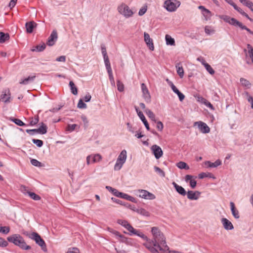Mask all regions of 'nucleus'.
<instances>
[{
  "instance_id": "obj_1",
  "label": "nucleus",
  "mask_w": 253,
  "mask_h": 253,
  "mask_svg": "<svg viewBox=\"0 0 253 253\" xmlns=\"http://www.w3.org/2000/svg\"><path fill=\"white\" fill-rule=\"evenodd\" d=\"M151 233L153 235L152 244L157 246L161 253H164L168 251L169 247L166 244V238L160 230L157 227H153Z\"/></svg>"
},
{
  "instance_id": "obj_2",
  "label": "nucleus",
  "mask_w": 253,
  "mask_h": 253,
  "mask_svg": "<svg viewBox=\"0 0 253 253\" xmlns=\"http://www.w3.org/2000/svg\"><path fill=\"white\" fill-rule=\"evenodd\" d=\"M7 240L22 250H28L31 249V247L27 245L24 238L19 234H13L8 237Z\"/></svg>"
},
{
  "instance_id": "obj_3",
  "label": "nucleus",
  "mask_w": 253,
  "mask_h": 253,
  "mask_svg": "<svg viewBox=\"0 0 253 253\" xmlns=\"http://www.w3.org/2000/svg\"><path fill=\"white\" fill-rule=\"evenodd\" d=\"M119 13L122 15L126 18H129L133 15L135 13V10L133 11L125 3H121L117 8Z\"/></svg>"
},
{
  "instance_id": "obj_4",
  "label": "nucleus",
  "mask_w": 253,
  "mask_h": 253,
  "mask_svg": "<svg viewBox=\"0 0 253 253\" xmlns=\"http://www.w3.org/2000/svg\"><path fill=\"white\" fill-rule=\"evenodd\" d=\"M127 158V152L126 150H123L119 154L116 163L114 166L115 170H119L122 168L123 165L125 163Z\"/></svg>"
},
{
  "instance_id": "obj_5",
  "label": "nucleus",
  "mask_w": 253,
  "mask_h": 253,
  "mask_svg": "<svg viewBox=\"0 0 253 253\" xmlns=\"http://www.w3.org/2000/svg\"><path fill=\"white\" fill-rule=\"evenodd\" d=\"M180 2L177 0H166L164 2V7L169 12H174L180 5Z\"/></svg>"
},
{
  "instance_id": "obj_6",
  "label": "nucleus",
  "mask_w": 253,
  "mask_h": 253,
  "mask_svg": "<svg viewBox=\"0 0 253 253\" xmlns=\"http://www.w3.org/2000/svg\"><path fill=\"white\" fill-rule=\"evenodd\" d=\"M29 238L34 240L37 244L40 246L42 251L45 252L47 251L46 246L44 241L41 237L39 234L36 232H33Z\"/></svg>"
},
{
  "instance_id": "obj_7",
  "label": "nucleus",
  "mask_w": 253,
  "mask_h": 253,
  "mask_svg": "<svg viewBox=\"0 0 253 253\" xmlns=\"http://www.w3.org/2000/svg\"><path fill=\"white\" fill-rule=\"evenodd\" d=\"M135 195L137 197L146 200H154L156 198L155 196L153 194L143 189L135 190Z\"/></svg>"
},
{
  "instance_id": "obj_8",
  "label": "nucleus",
  "mask_w": 253,
  "mask_h": 253,
  "mask_svg": "<svg viewBox=\"0 0 253 253\" xmlns=\"http://www.w3.org/2000/svg\"><path fill=\"white\" fill-rule=\"evenodd\" d=\"M218 17L223 20L225 22L234 26H238L240 22L234 18H231L226 15H218Z\"/></svg>"
},
{
  "instance_id": "obj_9",
  "label": "nucleus",
  "mask_w": 253,
  "mask_h": 253,
  "mask_svg": "<svg viewBox=\"0 0 253 253\" xmlns=\"http://www.w3.org/2000/svg\"><path fill=\"white\" fill-rule=\"evenodd\" d=\"M198 9L201 10L204 20L207 21L211 19L212 13L209 9L203 5L199 6Z\"/></svg>"
},
{
  "instance_id": "obj_10",
  "label": "nucleus",
  "mask_w": 253,
  "mask_h": 253,
  "mask_svg": "<svg viewBox=\"0 0 253 253\" xmlns=\"http://www.w3.org/2000/svg\"><path fill=\"white\" fill-rule=\"evenodd\" d=\"M141 88L142 92L143 97L145 101L147 103L150 102L151 95L147 87L144 83H142L141 84Z\"/></svg>"
},
{
  "instance_id": "obj_11",
  "label": "nucleus",
  "mask_w": 253,
  "mask_h": 253,
  "mask_svg": "<svg viewBox=\"0 0 253 253\" xmlns=\"http://www.w3.org/2000/svg\"><path fill=\"white\" fill-rule=\"evenodd\" d=\"M11 99V93L9 89H5L2 90L0 96V100L5 103H9Z\"/></svg>"
},
{
  "instance_id": "obj_12",
  "label": "nucleus",
  "mask_w": 253,
  "mask_h": 253,
  "mask_svg": "<svg viewBox=\"0 0 253 253\" xmlns=\"http://www.w3.org/2000/svg\"><path fill=\"white\" fill-rule=\"evenodd\" d=\"M146 241L147 242L144 244V245L151 253H163L157 248V246H154V245L152 244V240H151L148 239V240Z\"/></svg>"
},
{
  "instance_id": "obj_13",
  "label": "nucleus",
  "mask_w": 253,
  "mask_h": 253,
  "mask_svg": "<svg viewBox=\"0 0 253 253\" xmlns=\"http://www.w3.org/2000/svg\"><path fill=\"white\" fill-rule=\"evenodd\" d=\"M128 234L130 236L132 235H136L144 241H148V237L143 234L140 230H136L134 229L132 226L129 231Z\"/></svg>"
},
{
  "instance_id": "obj_14",
  "label": "nucleus",
  "mask_w": 253,
  "mask_h": 253,
  "mask_svg": "<svg viewBox=\"0 0 253 253\" xmlns=\"http://www.w3.org/2000/svg\"><path fill=\"white\" fill-rule=\"evenodd\" d=\"M26 131L27 132H30L31 131H36V133H40L41 134H44L47 132V126L45 124H44L43 123H42L39 128L27 129Z\"/></svg>"
},
{
  "instance_id": "obj_15",
  "label": "nucleus",
  "mask_w": 253,
  "mask_h": 253,
  "mask_svg": "<svg viewBox=\"0 0 253 253\" xmlns=\"http://www.w3.org/2000/svg\"><path fill=\"white\" fill-rule=\"evenodd\" d=\"M195 126H198L199 130L203 133H207L210 132V129L208 125L202 122H196L194 123Z\"/></svg>"
},
{
  "instance_id": "obj_16",
  "label": "nucleus",
  "mask_w": 253,
  "mask_h": 253,
  "mask_svg": "<svg viewBox=\"0 0 253 253\" xmlns=\"http://www.w3.org/2000/svg\"><path fill=\"white\" fill-rule=\"evenodd\" d=\"M151 149L157 159H160L162 156L163 152L160 146L154 145L151 147Z\"/></svg>"
},
{
  "instance_id": "obj_17",
  "label": "nucleus",
  "mask_w": 253,
  "mask_h": 253,
  "mask_svg": "<svg viewBox=\"0 0 253 253\" xmlns=\"http://www.w3.org/2000/svg\"><path fill=\"white\" fill-rule=\"evenodd\" d=\"M187 198L190 200H197L201 195V192L198 191L189 190L187 192Z\"/></svg>"
},
{
  "instance_id": "obj_18",
  "label": "nucleus",
  "mask_w": 253,
  "mask_h": 253,
  "mask_svg": "<svg viewBox=\"0 0 253 253\" xmlns=\"http://www.w3.org/2000/svg\"><path fill=\"white\" fill-rule=\"evenodd\" d=\"M57 32L55 30H53L48 39L47 44L49 46L53 45L57 40Z\"/></svg>"
},
{
  "instance_id": "obj_19",
  "label": "nucleus",
  "mask_w": 253,
  "mask_h": 253,
  "mask_svg": "<svg viewBox=\"0 0 253 253\" xmlns=\"http://www.w3.org/2000/svg\"><path fill=\"white\" fill-rule=\"evenodd\" d=\"M221 222L224 229L226 230H231L234 228L232 223L227 218H222Z\"/></svg>"
},
{
  "instance_id": "obj_20",
  "label": "nucleus",
  "mask_w": 253,
  "mask_h": 253,
  "mask_svg": "<svg viewBox=\"0 0 253 253\" xmlns=\"http://www.w3.org/2000/svg\"><path fill=\"white\" fill-rule=\"evenodd\" d=\"M144 41L147 45L149 46V49L151 50H153L154 49V46L152 40L150 38L149 35L147 33L144 32Z\"/></svg>"
},
{
  "instance_id": "obj_21",
  "label": "nucleus",
  "mask_w": 253,
  "mask_h": 253,
  "mask_svg": "<svg viewBox=\"0 0 253 253\" xmlns=\"http://www.w3.org/2000/svg\"><path fill=\"white\" fill-rule=\"evenodd\" d=\"M172 185L174 187L175 190L176 192L181 196H184L186 195L187 192L185 189L182 187V186L178 185L177 183H176L175 182H173L172 183Z\"/></svg>"
},
{
  "instance_id": "obj_22",
  "label": "nucleus",
  "mask_w": 253,
  "mask_h": 253,
  "mask_svg": "<svg viewBox=\"0 0 253 253\" xmlns=\"http://www.w3.org/2000/svg\"><path fill=\"white\" fill-rule=\"evenodd\" d=\"M113 233L117 236L120 238V241L122 243H126V244H129L131 243V239L127 238L123 235H121L118 231H115Z\"/></svg>"
},
{
  "instance_id": "obj_23",
  "label": "nucleus",
  "mask_w": 253,
  "mask_h": 253,
  "mask_svg": "<svg viewBox=\"0 0 253 253\" xmlns=\"http://www.w3.org/2000/svg\"><path fill=\"white\" fill-rule=\"evenodd\" d=\"M205 165L207 168H216L218 166L221 165V161L218 159L216 160L214 163H212L209 161H207L205 162L204 163Z\"/></svg>"
},
{
  "instance_id": "obj_24",
  "label": "nucleus",
  "mask_w": 253,
  "mask_h": 253,
  "mask_svg": "<svg viewBox=\"0 0 253 253\" xmlns=\"http://www.w3.org/2000/svg\"><path fill=\"white\" fill-rule=\"evenodd\" d=\"M193 176L191 175H186L185 176V181L186 182H189L190 187L194 189L196 187L197 185V182L196 180L192 179Z\"/></svg>"
},
{
  "instance_id": "obj_25",
  "label": "nucleus",
  "mask_w": 253,
  "mask_h": 253,
  "mask_svg": "<svg viewBox=\"0 0 253 253\" xmlns=\"http://www.w3.org/2000/svg\"><path fill=\"white\" fill-rule=\"evenodd\" d=\"M118 224L122 225L126 229H127L128 231H130V229L132 227V226L127 221L123 219H118L117 221Z\"/></svg>"
},
{
  "instance_id": "obj_26",
  "label": "nucleus",
  "mask_w": 253,
  "mask_h": 253,
  "mask_svg": "<svg viewBox=\"0 0 253 253\" xmlns=\"http://www.w3.org/2000/svg\"><path fill=\"white\" fill-rule=\"evenodd\" d=\"M230 206L232 215L235 218L238 219L240 217V215L238 211L235 208L234 203L231 202Z\"/></svg>"
},
{
  "instance_id": "obj_27",
  "label": "nucleus",
  "mask_w": 253,
  "mask_h": 253,
  "mask_svg": "<svg viewBox=\"0 0 253 253\" xmlns=\"http://www.w3.org/2000/svg\"><path fill=\"white\" fill-rule=\"evenodd\" d=\"M35 25H36V24L34 22H27L25 24L27 32L28 33H32Z\"/></svg>"
},
{
  "instance_id": "obj_28",
  "label": "nucleus",
  "mask_w": 253,
  "mask_h": 253,
  "mask_svg": "<svg viewBox=\"0 0 253 253\" xmlns=\"http://www.w3.org/2000/svg\"><path fill=\"white\" fill-rule=\"evenodd\" d=\"M138 117H139L140 119L141 120V121L144 124L146 128L148 130H150V127L148 124V123L147 122L144 115L142 113V112H139L138 113Z\"/></svg>"
},
{
  "instance_id": "obj_29",
  "label": "nucleus",
  "mask_w": 253,
  "mask_h": 253,
  "mask_svg": "<svg viewBox=\"0 0 253 253\" xmlns=\"http://www.w3.org/2000/svg\"><path fill=\"white\" fill-rule=\"evenodd\" d=\"M198 177L200 179H203L205 177H209L212 179L215 178L214 175L210 172H201L199 174Z\"/></svg>"
},
{
  "instance_id": "obj_30",
  "label": "nucleus",
  "mask_w": 253,
  "mask_h": 253,
  "mask_svg": "<svg viewBox=\"0 0 253 253\" xmlns=\"http://www.w3.org/2000/svg\"><path fill=\"white\" fill-rule=\"evenodd\" d=\"M244 97H246L248 101L251 104V108L253 109V97L248 91H245L242 94Z\"/></svg>"
},
{
  "instance_id": "obj_31",
  "label": "nucleus",
  "mask_w": 253,
  "mask_h": 253,
  "mask_svg": "<svg viewBox=\"0 0 253 253\" xmlns=\"http://www.w3.org/2000/svg\"><path fill=\"white\" fill-rule=\"evenodd\" d=\"M165 40L167 45H175V40L170 35H166Z\"/></svg>"
},
{
  "instance_id": "obj_32",
  "label": "nucleus",
  "mask_w": 253,
  "mask_h": 253,
  "mask_svg": "<svg viewBox=\"0 0 253 253\" xmlns=\"http://www.w3.org/2000/svg\"><path fill=\"white\" fill-rule=\"evenodd\" d=\"M176 71L177 74L180 78H182L184 76V70L180 63H177L176 65Z\"/></svg>"
},
{
  "instance_id": "obj_33",
  "label": "nucleus",
  "mask_w": 253,
  "mask_h": 253,
  "mask_svg": "<svg viewBox=\"0 0 253 253\" xmlns=\"http://www.w3.org/2000/svg\"><path fill=\"white\" fill-rule=\"evenodd\" d=\"M247 49H245L244 52H246L248 50V53L249 57L251 59L252 63L253 62V47L250 44L247 45Z\"/></svg>"
},
{
  "instance_id": "obj_34",
  "label": "nucleus",
  "mask_w": 253,
  "mask_h": 253,
  "mask_svg": "<svg viewBox=\"0 0 253 253\" xmlns=\"http://www.w3.org/2000/svg\"><path fill=\"white\" fill-rule=\"evenodd\" d=\"M35 76H29L28 78H26L25 79H22L21 80V81L19 82V83L20 84H29L30 83L33 82L35 79Z\"/></svg>"
},
{
  "instance_id": "obj_35",
  "label": "nucleus",
  "mask_w": 253,
  "mask_h": 253,
  "mask_svg": "<svg viewBox=\"0 0 253 253\" xmlns=\"http://www.w3.org/2000/svg\"><path fill=\"white\" fill-rule=\"evenodd\" d=\"M9 39V35L7 33L3 32H0V43H3L5 41L8 40Z\"/></svg>"
},
{
  "instance_id": "obj_36",
  "label": "nucleus",
  "mask_w": 253,
  "mask_h": 253,
  "mask_svg": "<svg viewBox=\"0 0 253 253\" xmlns=\"http://www.w3.org/2000/svg\"><path fill=\"white\" fill-rule=\"evenodd\" d=\"M145 113H146V114L147 115V116L153 121L155 122H156V117H155V114L153 113V112L148 109H146L145 111H144Z\"/></svg>"
},
{
  "instance_id": "obj_37",
  "label": "nucleus",
  "mask_w": 253,
  "mask_h": 253,
  "mask_svg": "<svg viewBox=\"0 0 253 253\" xmlns=\"http://www.w3.org/2000/svg\"><path fill=\"white\" fill-rule=\"evenodd\" d=\"M233 7L235 10H236L238 12H239L243 16L246 17L248 19H249L250 21H252V19L249 17V15L246 12H245L241 8L237 6L236 4L234 5H233Z\"/></svg>"
},
{
  "instance_id": "obj_38",
  "label": "nucleus",
  "mask_w": 253,
  "mask_h": 253,
  "mask_svg": "<svg viewBox=\"0 0 253 253\" xmlns=\"http://www.w3.org/2000/svg\"><path fill=\"white\" fill-rule=\"evenodd\" d=\"M69 86L70 87L71 91L74 95L78 94V89L75 86L74 83L72 81L69 82Z\"/></svg>"
},
{
  "instance_id": "obj_39",
  "label": "nucleus",
  "mask_w": 253,
  "mask_h": 253,
  "mask_svg": "<svg viewBox=\"0 0 253 253\" xmlns=\"http://www.w3.org/2000/svg\"><path fill=\"white\" fill-rule=\"evenodd\" d=\"M91 155V160H92V163L98 162L102 159L101 156L98 154H95V155Z\"/></svg>"
},
{
  "instance_id": "obj_40",
  "label": "nucleus",
  "mask_w": 253,
  "mask_h": 253,
  "mask_svg": "<svg viewBox=\"0 0 253 253\" xmlns=\"http://www.w3.org/2000/svg\"><path fill=\"white\" fill-rule=\"evenodd\" d=\"M176 166L180 169H189V166L187 165V164L183 162H179L176 164Z\"/></svg>"
},
{
  "instance_id": "obj_41",
  "label": "nucleus",
  "mask_w": 253,
  "mask_h": 253,
  "mask_svg": "<svg viewBox=\"0 0 253 253\" xmlns=\"http://www.w3.org/2000/svg\"><path fill=\"white\" fill-rule=\"evenodd\" d=\"M136 212L145 216H149L150 215L149 212L143 208L138 209V210H136Z\"/></svg>"
},
{
  "instance_id": "obj_42",
  "label": "nucleus",
  "mask_w": 253,
  "mask_h": 253,
  "mask_svg": "<svg viewBox=\"0 0 253 253\" xmlns=\"http://www.w3.org/2000/svg\"><path fill=\"white\" fill-rule=\"evenodd\" d=\"M240 81L243 86L248 88H250L251 84L248 80L242 78L240 79Z\"/></svg>"
},
{
  "instance_id": "obj_43",
  "label": "nucleus",
  "mask_w": 253,
  "mask_h": 253,
  "mask_svg": "<svg viewBox=\"0 0 253 253\" xmlns=\"http://www.w3.org/2000/svg\"><path fill=\"white\" fill-rule=\"evenodd\" d=\"M27 193L32 199H33L35 201H39L41 199V197H40V196L35 194L34 192L27 191Z\"/></svg>"
},
{
  "instance_id": "obj_44",
  "label": "nucleus",
  "mask_w": 253,
  "mask_h": 253,
  "mask_svg": "<svg viewBox=\"0 0 253 253\" xmlns=\"http://www.w3.org/2000/svg\"><path fill=\"white\" fill-rule=\"evenodd\" d=\"M10 227L9 226H0V233L4 235H7L10 232Z\"/></svg>"
},
{
  "instance_id": "obj_45",
  "label": "nucleus",
  "mask_w": 253,
  "mask_h": 253,
  "mask_svg": "<svg viewBox=\"0 0 253 253\" xmlns=\"http://www.w3.org/2000/svg\"><path fill=\"white\" fill-rule=\"evenodd\" d=\"M46 45L44 43L42 45H39L36 46L35 48L32 49V51H39L41 52L43 51L45 48Z\"/></svg>"
},
{
  "instance_id": "obj_46",
  "label": "nucleus",
  "mask_w": 253,
  "mask_h": 253,
  "mask_svg": "<svg viewBox=\"0 0 253 253\" xmlns=\"http://www.w3.org/2000/svg\"><path fill=\"white\" fill-rule=\"evenodd\" d=\"M154 169L155 171L161 177H164L165 176V172L158 167L155 166L154 167Z\"/></svg>"
},
{
  "instance_id": "obj_47",
  "label": "nucleus",
  "mask_w": 253,
  "mask_h": 253,
  "mask_svg": "<svg viewBox=\"0 0 253 253\" xmlns=\"http://www.w3.org/2000/svg\"><path fill=\"white\" fill-rule=\"evenodd\" d=\"M206 70L211 74L213 75L215 73L214 70L212 69V68L207 63L204 66Z\"/></svg>"
},
{
  "instance_id": "obj_48",
  "label": "nucleus",
  "mask_w": 253,
  "mask_h": 253,
  "mask_svg": "<svg viewBox=\"0 0 253 253\" xmlns=\"http://www.w3.org/2000/svg\"><path fill=\"white\" fill-rule=\"evenodd\" d=\"M205 32L207 35H209L214 33V30L209 26H205Z\"/></svg>"
},
{
  "instance_id": "obj_49",
  "label": "nucleus",
  "mask_w": 253,
  "mask_h": 253,
  "mask_svg": "<svg viewBox=\"0 0 253 253\" xmlns=\"http://www.w3.org/2000/svg\"><path fill=\"white\" fill-rule=\"evenodd\" d=\"M11 120L13 123H14L15 124H16L17 126H25V124L20 119L13 118V119H11Z\"/></svg>"
},
{
  "instance_id": "obj_50",
  "label": "nucleus",
  "mask_w": 253,
  "mask_h": 253,
  "mask_svg": "<svg viewBox=\"0 0 253 253\" xmlns=\"http://www.w3.org/2000/svg\"><path fill=\"white\" fill-rule=\"evenodd\" d=\"M77 107L80 109H85L87 106L86 104L83 102V99H80L78 103Z\"/></svg>"
},
{
  "instance_id": "obj_51",
  "label": "nucleus",
  "mask_w": 253,
  "mask_h": 253,
  "mask_svg": "<svg viewBox=\"0 0 253 253\" xmlns=\"http://www.w3.org/2000/svg\"><path fill=\"white\" fill-rule=\"evenodd\" d=\"M32 142L36 144L38 147H41L43 145V141L40 139H33Z\"/></svg>"
},
{
  "instance_id": "obj_52",
  "label": "nucleus",
  "mask_w": 253,
  "mask_h": 253,
  "mask_svg": "<svg viewBox=\"0 0 253 253\" xmlns=\"http://www.w3.org/2000/svg\"><path fill=\"white\" fill-rule=\"evenodd\" d=\"M30 162L31 164L34 166L38 167L42 166V163L36 159H32L31 160Z\"/></svg>"
},
{
  "instance_id": "obj_53",
  "label": "nucleus",
  "mask_w": 253,
  "mask_h": 253,
  "mask_svg": "<svg viewBox=\"0 0 253 253\" xmlns=\"http://www.w3.org/2000/svg\"><path fill=\"white\" fill-rule=\"evenodd\" d=\"M147 6L146 5H144L139 10L138 15L139 16L143 15L147 11Z\"/></svg>"
},
{
  "instance_id": "obj_54",
  "label": "nucleus",
  "mask_w": 253,
  "mask_h": 253,
  "mask_svg": "<svg viewBox=\"0 0 253 253\" xmlns=\"http://www.w3.org/2000/svg\"><path fill=\"white\" fill-rule=\"evenodd\" d=\"M238 27H240L241 29L245 30L248 31L250 34L253 35V32L250 29L247 28L246 26L244 25L242 23L240 22Z\"/></svg>"
},
{
  "instance_id": "obj_55",
  "label": "nucleus",
  "mask_w": 253,
  "mask_h": 253,
  "mask_svg": "<svg viewBox=\"0 0 253 253\" xmlns=\"http://www.w3.org/2000/svg\"><path fill=\"white\" fill-rule=\"evenodd\" d=\"M117 85L118 90L119 91L122 92L124 90V86L123 84L121 81H117Z\"/></svg>"
},
{
  "instance_id": "obj_56",
  "label": "nucleus",
  "mask_w": 253,
  "mask_h": 253,
  "mask_svg": "<svg viewBox=\"0 0 253 253\" xmlns=\"http://www.w3.org/2000/svg\"><path fill=\"white\" fill-rule=\"evenodd\" d=\"M8 245V243L3 238L0 237V247H6Z\"/></svg>"
},
{
  "instance_id": "obj_57",
  "label": "nucleus",
  "mask_w": 253,
  "mask_h": 253,
  "mask_svg": "<svg viewBox=\"0 0 253 253\" xmlns=\"http://www.w3.org/2000/svg\"><path fill=\"white\" fill-rule=\"evenodd\" d=\"M67 253H80V251L77 248H69Z\"/></svg>"
},
{
  "instance_id": "obj_58",
  "label": "nucleus",
  "mask_w": 253,
  "mask_h": 253,
  "mask_svg": "<svg viewBox=\"0 0 253 253\" xmlns=\"http://www.w3.org/2000/svg\"><path fill=\"white\" fill-rule=\"evenodd\" d=\"M77 126V125L76 124L68 125V127H67V130L69 131L70 132H72L76 129V127Z\"/></svg>"
},
{
  "instance_id": "obj_59",
  "label": "nucleus",
  "mask_w": 253,
  "mask_h": 253,
  "mask_svg": "<svg viewBox=\"0 0 253 253\" xmlns=\"http://www.w3.org/2000/svg\"><path fill=\"white\" fill-rule=\"evenodd\" d=\"M157 128L159 130V131H162L163 129V127H164V126H163V123L161 122V121H158L157 123Z\"/></svg>"
},
{
  "instance_id": "obj_60",
  "label": "nucleus",
  "mask_w": 253,
  "mask_h": 253,
  "mask_svg": "<svg viewBox=\"0 0 253 253\" xmlns=\"http://www.w3.org/2000/svg\"><path fill=\"white\" fill-rule=\"evenodd\" d=\"M39 122V117L37 116L35 117L34 119H32V120L30 121V124L31 126H34L37 124Z\"/></svg>"
},
{
  "instance_id": "obj_61",
  "label": "nucleus",
  "mask_w": 253,
  "mask_h": 253,
  "mask_svg": "<svg viewBox=\"0 0 253 253\" xmlns=\"http://www.w3.org/2000/svg\"><path fill=\"white\" fill-rule=\"evenodd\" d=\"M17 1V0H11L9 3V7L10 9H12L14 7Z\"/></svg>"
},
{
  "instance_id": "obj_62",
  "label": "nucleus",
  "mask_w": 253,
  "mask_h": 253,
  "mask_svg": "<svg viewBox=\"0 0 253 253\" xmlns=\"http://www.w3.org/2000/svg\"><path fill=\"white\" fill-rule=\"evenodd\" d=\"M125 199L131 201L132 202L135 203L136 199L134 197L126 194Z\"/></svg>"
},
{
  "instance_id": "obj_63",
  "label": "nucleus",
  "mask_w": 253,
  "mask_h": 253,
  "mask_svg": "<svg viewBox=\"0 0 253 253\" xmlns=\"http://www.w3.org/2000/svg\"><path fill=\"white\" fill-rule=\"evenodd\" d=\"M207 100V99H206L205 98H204L202 96H197V101L198 102L203 104H205V103L206 102V101Z\"/></svg>"
},
{
  "instance_id": "obj_64",
  "label": "nucleus",
  "mask_w": 253,
  "mask_h": 253,
  "mask_svg": "<svg viewBox=\"0 0 253 253\" xmlns=\"http://www.w3.org/2000/svg\"><path fill=\"white\" fill-rule=\"evenodd\" d=\"M197 60L199 61L200 62H201V64L203 66H204L205 64H206L207 63L206 62V60H205V59L202 56H200V57H199L198 58H197Z\"/></svg>"
}]
</instances>
